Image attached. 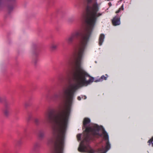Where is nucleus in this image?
Segmentation results:
<instances>
[{
	"mask_svg": "<svg viewBox=\"0 0 153 153\" xmlns=\"http://www.w3.org/2000/svg\"><path fill=\"white\" fill-rule=\"evenodd\" d=\"M90 122L88 118L84 119L83 140L80 143L78 151L88 153H106L111 148L107 133L101 126L93 124L88 127L87 125Z\"/></svg>",
	"mask_w": 153,
	"mask_h": 153,
	"instance_id": "obj_1",
	"label": "nucleus"
},
{
	"mask_svg": "<svg viewBox=\"0 0 153 153\" xmlns=\"http://www.w3.org/2000/svg\"><path fill=\"white\" fill-rule=\"evenodd\" d=\"M100 4L97 2L94 3L90 7L88 17L85 13L82 14L81 19L85 20L86 26L83 32L79 45L77 51L76 50L71 57L69 63L75 67V71L74 74H88L81 67V60L84 52L86 47L91 33L97 18L102 15L103 12H98Z\"/></svg>",
	"mask_w": 153,
	"mask_h": 153,
	"instance_id": "obj_2",
	"label": "nucleus"
},
{
	"mask_svg": "<svg viewBox=\"0 0 153 153\" xmlns=\"http://www.w3.org/2000/svg\"><path fill=\"white\" fill-rule=\"evenodd\" d=\"M80 35V32L78 31H76L72 33L67 39L68 42L69 44L71 43L75 38L78 37Z\"/></svg>",
	"mask_w": 153,
	"mask_h": 153,
	"instance_id": "obj_3",
	"label": "nucleus"
},
{
	"mask_svg": "<svg viewBox=\"0 0 153 153\" xmlns=\"http://www.w3.org/2000/svg\"><path fill=\"white\" fill-rule=\"evenodd\" d=\"M112 22L114 26L120 25V18L118 17H115L112 20Z\"/></svg>",
	"mask_w": 153,
	"mask_h": 153,
	"instance_id": "obj_4",
	"label": "nucleus"
},
{
	"mask_svg": "<svg viewBox=\"0 0 153 153\" xmlns=\"http://www.w3.org/2000/svg\"><path fill=\"white\" fill-rule=\"evenodd\" d=\"M104 38L105 35L103 34H100L99 39V44L100 45H102Z\"/></svg>",
	"mask_w": 153,
	"mask_h": 153,
	"instance_id": "obj_5",
	"label": "nucleus"
},
{
	"mask_svg": "<svg viewBox=\"0 0 153 153\" xmlns=\"http://www.w3.org/2000/svg\"><path fill=\"white\" fill-rule=\"evenodd\" d=\"M4 113L5 116H8L10 114L9 109L7 108H6L4 110Z\"/></svg>",
	"mask_w": 153,
	"mask_h": 153,
	"instance_id": "obj_6",
	"label": "nucleus"
},
{
	"mask_svg": "<svg viewBox=\"0 0 153 153\" xmlns=\"http://www.w3.org/2000/svg\"><path fill=\"white\" fill-rule=\"evenodd\" d=\"M58 47V45L57 44L53 43L51 44V49L53 51L56 50Z\"/></svg>",
	"mask_w": 153,
	"mask_h": 153,
	"instance_id": "obj_7",
	"label": "nucleus"
},
{
	"mask_svg": "<svg viewBox=\"0 0 153 153\" xmlns=\"http://www.w3.org/2000/svg\"><path fill=\"white\" fill-rule=\"evenodd\" d=\"M105 75L106 76H105L104 75L102 76L100 78L99 80L96 81V82H100L102 81L103 80H106L107 79L108 76L107 75V74H106Z\"/></svg>",
	"mask_w": 153,
	"mask_h": 153,
	"instance_id": "obj_8",
	"label": "nucleus"
},
{
	"mask_svg": "<svg viewBox=\"0 0 153 153\" xmlns=\"http://www.w3.org/2000/svg\"><path fill=\"white\" fill-rule=\"evenodd\" d=\"M39 136L40 138H42L44 137L45 134L42 132H40L39 134Z\"/></svg>",
	"mask_w": 153,
	"mask_h": 153,
	"instance_id": "obj_9",
	"label": "nucleus"
},
{
	"mask_svg": "<svg viewBox=\"0 0 153 153\" xmlns=\"http://www.w3.org/2000/svg\"><path fill=\"white\" fill-rule=\"evenodd\" d=\"M148 142L149 143V145L151 144L152 146L153 147V137L148 141Z\"/></svg>",
	"mask_w": 153,
	"mask_h": 153,
	"instance_id": "obj_10",
	"label": "nucleus"
},
{
	"mask_svg": "<svg viewBox=\"0 0 153 153\" xmlns=\"http://www.w3.org/2000/svg\"><path fill=\"white\" fill-rule=\"evenodd\" d=\"M123 5H122V6L121 7H120V8H119V9H118V10L117 11H116V13H118L120 12V11L121 10H123Z\"/></svg>",
	"mask_w": 153,
	"mask_h": 153,
	"instance_id": "obj_11",
	"label": "nucleus"
},
{
	"mask_svg": "<svg viewBox=\"0 0 153 153\" xmlns=\"http://www.w3.org/2000/svg\"><path fill=\"white\" fill-rule=\"evenodd\" d=\"M81 135L80 134H78L77 136V138L78 140H80Z\"/></svg>",
	"mask_w": 153,
	"mask_h": 153,
	"instance_id": "obj_12",
	"label": "nucleus"
},
{
	"mask_svg": "<svg viewBox=\"0 0 153 153\" xmlns=\"http://www.w3.org/2000/svg\"><path fill=\"white\" fill-rule=\"evenodd\" d=\"M34 122L36 124H37L39 122V120L37 118H35L34 119Z\"/></svg>",
	"mask_w": 153,
	"mask_h": 153,
	"instance_id": "obj_13",
	"label": "nucleus"
},
{
	"mask_svg": "<svg viewBox=\"0 0 153 153\" xmlns=\"http://www.w3.org/2000/svg\"><path fill=\"white\" fill-rule=\"evenodd\" d=\"M88 2H92L93 0H87Z\"/></svg>",
	"mask_w": 153,
	"mask_h": 153,
	"instance_id": "obj_14",
	"label": "nucleus"
},
{
	"mask_svg": "<svg viewBox=\"0 0 153 153\" xmlns=\"http://www.w3.org/2000/svg\"><path fill=\"white\" fill-rule=\"evenodd\" d=\"M82 98L84 99H85L86 98V97L85 96H84L82 97Z\"/></svg>",
	"mask_w": 153,
	"mask_h": 153,
	"instance_id": "obj_15",
	"label": "nucleus"
},
{
	"mask_svg": "<svg viewBox=\"0 0 153 153\" xmlns=\"http://www.w3.org/2000/svg\"><path fill=\"white\" fill-rule=\"evenodd\" d=\"M78 100H81V98L80 97H78L77 98Z\"/></svg>",
	"mask_w": 153,
	"mask_h": 153,
	"instance_id": "obj_16",
	"label": "nucleus"
},
{
	"mask_svg": "<svg viewBox=\"0 0 153 153\" xmlns=\"http://www.w3.org/2000/svg\"><path fill=\"white\" fill-rule=\"evenodd\" d=\"M1 101V97H0V101Z\"/></svg>",
	"mask_w": 153,
	"mask_h": 153,
	"instance_id": "obj_17",
	"label": "nucleus"
}]
</instances>
